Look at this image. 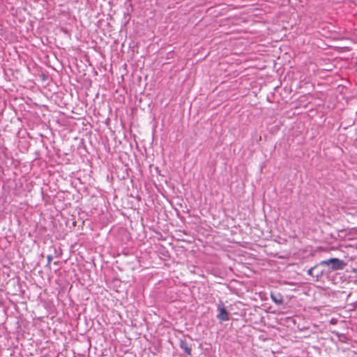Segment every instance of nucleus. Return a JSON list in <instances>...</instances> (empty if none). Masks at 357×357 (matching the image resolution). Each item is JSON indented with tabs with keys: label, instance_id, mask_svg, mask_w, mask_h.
Segmentation results:
<instances>
[{
	"label": "nucleus",
	"instance_id": "nucleus-7",
	"mask_svg": "<svg viewBox=\"0 0 357 357\" xmlns=\"http://www.w3.org/2000/svg\"><path fill=\"white\" fill-rule=\"evenodd\" d=\"M354 272L356 273V277H357V269H354Z\"/></svg>",
	"mask_w": 357,
	"mask_h": 357
},
{
	"label": "nucleus",
	"instance_id": "nucleus-1",
	"mask_svg": "<svg viewBox=\"0 0 357 357\" xmlns=\"http://www.w3.org/2000/svg\"><path fill=\"white\" fill-rule=\"evenodd\" d=\"M320 266H331L332 270H342L345 266L346 263L337 258H331L327 260L322 261L319 263Z\"/></svg>",
	"mask_w": 357,
	"mask_h": 357
},
{
	"label": "nucleus",
	"instance_id": "nucleus-3",
	"mask_svg": "<svg viewBox=\"0 0 357 357\" xmlns=\"http://www.w3.org/2000/svg\"><path fill=\"white\" fill-rule=\"evenodd\" d=\"M271 297L272 301L277 305H280L283 303L282 296L280 295V294L271 293Z\"/></svg>",
	"mask_w": 357,
	"mask_h": 357
},
{
	"label": "nucleus",
	"instance_id": "nucleus-6",
	"mask_svg": "<svg viewBox=\"0 0 357 357\" xmlns=\"http://www.w3.org/2000/svg\"><path fill=\"white\" fill-rule=\"evenodd\" d=\"M47 258V263H48V264H50L52 260V257L51 255H48Z\"/></svg>",
	"mask_w": 357,
	"mask_h": 357
},
{
	"label": "nucleus",
	"instance_id": "nucleus-5",
	"mask_svg": "<svg viewBox=\"0 0 357 357\" xmlns=\"http://www.w3.org/2000/svg\"><path fill=\"white\" fill-rule=\"evenodd\" d=\"M315 268H316V267H313V268H310V269L307 271V273H308V275H312V276H313V275H314V274H313V271H314Z\"/></svg>",
	"mask_w": 357,
	"mask_h": 357
},
{
	"label": "nucleus",
	"instance_id": "nucleus-2",
	"mask_svg": "<svg viewBox=\"0 0 357 357\" xmlns=\"http://www.w3.org/2000/svg\"><path fill=\"white\" fill-rule=\"evenodd\" d=\"M218 310L219 311V314L217 317L220 320L227 321L229 319L228 312L222 303L218 305Z\"/></svg>",
	"mask_w": 357,
	"mask_h": 357
},
{
	"label": "nucleus",
	"instance_id": "nucleus-4",
	"mask_svg": "<svg viewBox=\"0 0 357 357\" xmlns=\"http://www.w3.org/2000/svg\"><path fill=\"white\" fill-rule=\"evenodd\" d=\"M181 347L184 349L185 352L187 354H190L191 353V348L188 347V344L185 341H181Z\"/></svg>",
	"mask_w": 357,
	"mask_h": 357
}]
</instances>
